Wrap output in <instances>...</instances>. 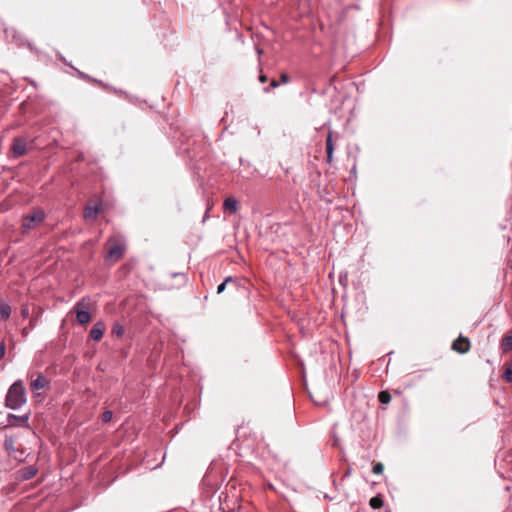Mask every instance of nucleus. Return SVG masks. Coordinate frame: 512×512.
<instances>
[{"mask_svg":"<svg viewBox=\"0 0 512 512\" xmlns=\"http://www.w3.org/2000/svg\"><path fill=\"white\" fill-rule=\"evenodd\" d=\"M26 392L23 386H10L6 394V406L10 409H19L26 403Z\"/></svg>","mask_w":512,"mask_h":512,"instance_id":"1","label":"nucleus"},{"mask_svg":"<svg viewBox=\"0 0 512 512\" xmlns=\"http://www.w3.org/2000/svg\"><path fill=\"white\" fill-rule=\"evenodd\" d=\"M46 218L45 211L41 208H36L32 213L27 214L22 219L21 230L23 234L38 227Z\"/></svg>","mask_w":512,"mask_h":512,"instance_id":"2","label":"nucleus"},{"mask_svg":"<svg viewBox=\"0 0 512 512\" xmlns=\"http://www.w3.org/2000/svg\"><path fill=\"white\" fill-rule=\"evenodd\" d=\"M310 399L316 405H324L332 397L330 386H305Z\"/></svg>","mask_w":512,"mask_h":512,"instance_id":"3","label":"nucleus"},{"mask_svg":"<svg viewBox=\"0 0 512 512\" xmlns=\"http://www.w3.org/2000/svg\"><path fill=\"white\" fill-rule=\"evenodd\" d=\"M105 251V260L107 262L114 263L122 257L124 253V246L120 241L110 239L105 245Z\"/></svg>","mask_w":512,"mask_h":512,"instance_id":"4","label":"nucleus"},{"mask_svg":"<svg viewBox=\"0 0 512 512\" xmlns=\"http://www.w3.org/2000/svg\"><path fill=\"white\" fill-rule=\"evenodd\" d=\"M75 310H76V318H77L78 323L86 324L90 321L91 315L88 310V307L86 306V304L84 302L77 303Z\"/></svg>","mask_w":512,"mask_h":512,"instance_id":"5","label":"nucleus"},{"mask_svg":"<svg viewBox=\"0 0 512 512\" xmlns=\"http://www.w3.org/2000/svg\"><path fill=\"white\" fill-rule=\"evenodd\" d=\"M30 414H24V415H14V414H8L7 416V425L13 426V427H28V420H29Z\"/></svg>","mask_w":512,"mask_h":512,"instance_id":"6","label":"nucleus"},{"mask_svg":"<svg viewBox=\"0 0 512 512\" xmlns=\"http://www.w3.org/2000/svg\"><path fill=\"white\" fill-rule=\"evenodd\" d=\"M452 349L460 354H464L470 349V341L466 337L460 336L452 343Z\"/></svg>","mask_w":512,"mask_h":512,"instance_id":"7","label":"nucleus"},{"mask_svg":"<svg viewBox=\"0 0 512 512\" xmlns=\"http://www.w3.org/2000/svg\"><path fill=\"white\" fill-rule=\"evenodd\" d=\"M26 141L23 138H15L12 144V152L14 157H20L26 153Z\"/></svg>","mask_w":512,"mask_h":512,"instance_id":"8","label":"nucleus"},{"mask_svg":"<svg viewBox=\"0 0 512 512\" xmlns=\"http://www.w3.org/2000/svg\"><path fill=\"white\" fill-rule=\"evenodd\" d=\"M38 470L36 467L34 466H27V467H24L23 469H21L19 471V478L21 480H30L32 479L34 476H36Z\"/></svg>","mask_w":512,"mask_h":512,"instance_id":"9","label":"nucleus"},{"mask_svg":"<svg viewBox=\"0 0 512 512\" xmlns=\"http://www.w3.org/2000/svg\"><path fill=\"white\" fill-rule=\"evenodd\" d=\"M223 208L230 213H236L238 209L237 200L233 197H228L224 200Z\"/></svg>","mask_w":512,"mask_h":512,"instance_id":"10","label":"nucleus"},{"mask_svg":"<svg viewBox=\"0 0 512 512\" xmlns=\"http://www.w3.org/2000/svg\"><path fill=\"white\" fill-rule=\"evenodd\" d=\"M326 152H327V161L331 163L333 160V152H334V144L332 141V132H329L326 138Z\"/></svg>","mask_w":512,"mask_h":512,"instance_id":"11","label":"nucleus"},{"mask_svg":"<svg viewBox=\"0 0 512 512\" xmlns=\"http://www.w3.org/2000/svg\"><path fill=\"white\" fill-rule=\"evenodd\" d=\"M500 348L503 353L512 351V335H505L500 343Z\"/></svg>","mask_w":512,"mask_h":512,"instance_id":"12","label":"nucleus"},{"mask_svg":"<svg viewBox=\"0 0 512 512\" xmlns=\"http://www.w3.org/2000/svg\"><path fill=\"white\" fill-rule=\"evenodd\" d=\"M84 218L86 220H94L96 219V204L88 205L84 211Z\"/></svg>","mask_w":512,"mask_h":512,"instance_id":"13","label":"nucleus"},{"mask_svg":"<svg viewBox=\"0 0 512 512\" xmlns=\"http://www.w3.org/2000/svg\"><path fill=\"white\" fill-rule=\"evenodd\" d=\"M11 314V307L7 303L0 304V318L2 320H7Z\"/></svg>","mask_w":512,"mask_h":512,"instance_id":"14","label":"nucleus"},{"mask_svg":"<svg viewBox=\"0 0 512 512\" xmlns=\"http://www.w3.org/2000/svg\"><path fill=\"white\" fill-rule=\"evenodd\" d=\"M370 506L373 508V509H379L383 506V500L382 498L378 495V496H375V497H372L370 499V502H369Z\"/></svg>","mask_w":512,"mask_h":512,"instance_id":"15","label":"nucleus"},{"mask_svg":"<svg viewBox=\"0 0 512 512\" xmlns=\"http://www.w3.org/2000/svg\"><path fill=\"white\" fill-rule=\"evenodd\" d=\"M502 377L504 381L512 382V363L505 367Z\"/></svg>","mask_w":512,"mask_h":512,"instance_id":"16","label":"nucleus"},{"mask_svg":"<svg viewBox=\"0 0 512 512\" xmlns=\"http://www.w3.org/2000/svg\"><path fill=\"white\" fill-rule=\"evenodd\" d=\"M378 398L382 404H388L391 400V395L388 391H381L378 395Z\"/></svg>","mask_w":512,"mask_h":512,"instance_id":"17","label":"nucleus"},{"mask_svg":"<svg viewBox=\"0 0 512 512\" xmlns=\"http://www.w3.org/2000/svg\"><path fill=\"white\" fill-rule=\"evenodd\" d=\"M112 333L117 337H121L124 333V328L120 324H115Z\"/></svg>","mask_w":512,"mask_h":512,"instance_id":"18","label":"nucleus"},{"mask_svg":"<svg viewBox=\"0 0 512 512\" xmlns=\"http://www.w3.org/2000/svg\"><path fill=\"white\" fill-rule=\"evenodd\" d=\"M113 413L110 410L104 411L101 415L102 421L104 423H108L112 420Z\"/></svg>","mask_w":512,"mask_h":512,"instance_id":"19","label":"nucleus"},{"mask_svg":"<svg viewBox=\"0 0 512 512\" xmlns=\"http://www.w3.org/2000/svg\"><path fill=\"white\" fill-rule=\"evenodd\" d=\"M230 281H232V277H230V276H229V277H227V278L225 279V281H224V282H222L220 285H218V287H217V293H218V294H221L222 292H224V290H225V288H226V284H227L228 282H230Z\"/></svg>","mask_w":512,"mask_h":512,"instance_id":"20","label":"nucleus"},{"mask_svg":"<svg viewBox=\"0 0 512 512\" xmlns=\"http://www.w3.org/2000/svg\"><path fill=\"white\" fill-rule=\"evenodd\" d=\"M11 447H12V442H11V441H10V442H6V448L9 450V454H10L11 456H13V457H14V459H17V460H20V461H21V460H22V458H21V457H19L18 455H16V453H15L16 451H15V450H13V452H12V451L10 450V449H11Z\"/></svg>","mask_w":512,"mask_h":512,"instance_id":"21","label":"nucleus"},{"mask_svg":"<svg viewBox=\"0 0 512 512\" xmlns=\"http://www.w3.org/2000/svg\"><path fill=\"white\" fill-rule=\"evenodd\" d=\"M384 470V466L382 463L378 462L373 466V473L374 474H381Z\"/></svg>","mask_w":512,"mask_h":512,"instance_id":"22","label":"nucleus"},{"mask_svg":"<svg viewBox=\"0 0 512 512\" xmlns=\"http://www.w3.org/2000/svg\"><path fill=\"white\" fill-rule=\"evenodd\" d=\"M6 355V345L4 341L0 342V360H2Z\"/></svg>","mask_w":512,"mask_h":512,"instance_id":"23","label":"nucleus"},{"mask_svg":"<svg viewBox=\"0 0 512 512\" xmlns=\"http://www.w3.org/2000/svg\"><path fill=\"white\" fill-rule=\"evenodd\" d=\"M279 86V82L276 81L275 79H273L271 82H270V86L269 87H265L264 88V92H269L271 88H276Z\"/></svg>","mask_w":512,"mask_h":512,"instance_id":"24","label":"nucleus"},{"mask_svg":"<svg viewBox=\"0 0 512 512\" xmlns=\"http://www.w3.org/2000/svg\"><path fill=\"white\" fill-rule=\"evenodd\" d=\"M173 277H179L182 281V284L186 283L187 277L185 273H174L172 274Z\"/></svg>","mask_w":512,"mask_h":512,"instance_id":"25","label":"nucleus"},{"mask_svg":"<svg viewBox=\"0 0 512 512\" xmlns=\"http://www.w3.org/2000/svg\"><path fill=\"white\" fill-rule=\"evenodd\" d=\"M44 377L42 375H39L35 380H32L30 382V384H35V385H38V384H44Z\"/></svg>","mask_w":512,"mask_h":512,"instance_id":"26","label":"nucleus"},{"mask_svg":"<svg viewBox=\"0 0 512 512\" xmlns=\"http://www.w3.org/2000/svg\"><path fill=\"white\" fill-rule=\"evenodd\" d=\"M89 336L92 340H96V325H94L89 333Z\"/></svg>","mask_w":512,"mask_h":512,"instance_id":"27","label":"nucleus"},{"mask_svg":"<svg viewBox=\"0 0 512 512\" xmlns=\"http://www.w3.org/2000/svg\"><path fill=\"white\" fill-rule=\"evenodd\" d=\"M289 80H290V78H289V76H288L286 73H283V74L281 75V82H282L283 84L288 83V82H289Z\"/></svg>","mask_w":512,"mask_h":512,"instance_id":"28","label":"nucleus"},{"mask_svg":"<svg viewBox=\"0 0 512 512\" xmlns=\"http://www.w3.org/2000/svg\"><path fill=\"white\" fill-rule=\"evenodd\" d=\"M103 332H104V328L100 327V323L98 322V341L102 337Z\"/></svg>","mask_w":512,"mask_h":512,"instance_id":"29","label":"nucleus"},{"mask_svg":"<svg viewBox=\"0 0 512 512\" xmlns=\"http://www.w3.org/2000/svg\"><path fill=\"white\" fill-rule=\"evenodd\" d=\"M21 314H22L23 317H27L29 315L28 307L22 308Z\"/></svg>","mask_w":512,"mask_h":512,"instance_id":"30","label":"nucleus"},{"mask_svg":"<svg viewBox=\"0 0 512 512\" xmlns=\"http://www.w3.org/2000/svg\"><path fill=\"white\" fill-rule=\"evenodd\" d=\"M259 81L261 83H265L267 81V76L265 74H260L259 75Z\"/></svg>","mask_w":512,"mask_h":512,"instance_id":"31","label":"nucleus"},{"mask_svg":"<svg viewBox=\"0 0 512 512\" xmlns=\"http://www.w3.org/2000/svg\"><path fill=\"white\" fill-rule=\"evenodd\" d=\"M101 210H102V202L98 198V208H97L98 213H100Z\"/></svg>","mask_w":512,"mask_h":512,"instance_id":"32","label":"nucleus"},{"mask_svg":"<svg viewBox=\"0 0 512 512\" xmlns=\"http://www.w3.org/2000/svg\"><path fill=\"white\" fill-rule=\"evenodd\" d=\"M256 52L258 55H261L263 53V50L259 47H256Z\"/></svg>","mask_w":512,"mask_h":512,"instance_id":"33","label":"nucleus"},{"mask_svg":"<svg viewBox=\"0 0 512 512\" xmlns=\"http://www.w3.org/2000/svg\"><path fill=\"white\" fill-rule=\"evenodd\" d=\"M13 384H15V385L22 384V381L21 380H17Z\"/></svg>","mask_w":512,"mask_h":512,"instance_id":"34","label":"nucleus"},{"mask_svg":"<svg viewBox=\"0 0 512 512\" xmlns=\"http://www.w3.org/2000/svg\"><path fill=\"white\" fill-rule=\"evenodd\" d=\"M36 388V390L40 389V388H43L44 386H39V385H36L34 386Z\"/></svg>","mask_w":512,"mask_h":512,"instance_id":"35","label":"nucleus"}]
</instances>
